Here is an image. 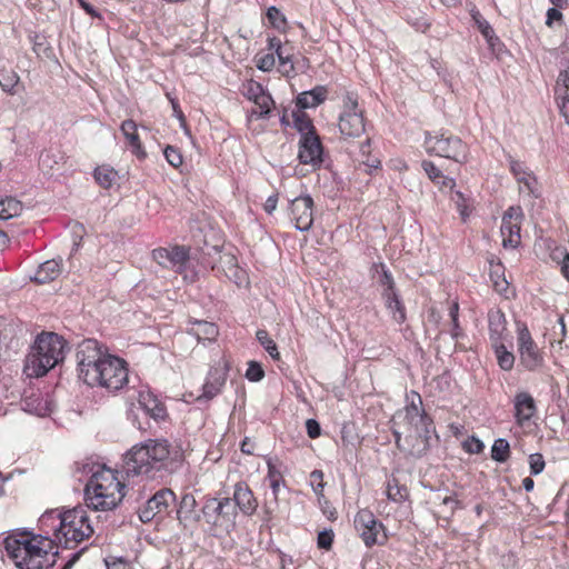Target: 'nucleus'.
I'll return each mask as SVG.
<instances>
[{
  "label": "nucleus",
  "instance_id": "obj_1",
  "mask_svg": "<svg viewBox=\"0 0 569 569\" xmlns=\"http://www.w3.org/2000/svg\"><path fill=\"white\" fill-rule=\"evenodd\" d=\"M416 398L418 402L412 399L403 411L393 416L392 433L399 450L420 458L429 450V439L435 428L432 419L419 408L421 397L416 395Z\"/></svg>",
  "mask_w": 569,
  "mask_h": 569
},
{
  "label": "nucleus",
  "instance_id": "obj_2",
  "mask_svg": "<svg viewBox=\"0 0 569 569\" xmlns=\"http://www.w3.org/2000/svg\"><path fill=\"white\" fill-rule=\"evenodd\" d=\"M183 452L179 446H172L166 439H149L137 445L126 455L124 472L127 476H146L153 478L157 472L168 467L169 462H180Z\"/></svg>",
  "mask_w": 569,
  "mask_h": 569
},
{
  "label": "nucleus",
  "instance_id": "obj_3",
  "mask_svg": "<svg viewBox=\"0 0 569 569\" xmlns=\"http://www.w3.org/2000/svg\"><path fill=\"white\" fill-rule=\"evenodd\" d=\"M4 548L19 569H43L53 549V540L42 535L22 532L6 538Z\"/></svg>",
  "mask_w": 569,
  "mask_h": 569
},
{
  "label": "nucleus",
  "instance_id": "obj_4",
  "mask_svg": "<svg viewBox=\"0 0 569 569\" xmlns=\"http://www.w3.org/2000/svg\"><path fill=\"white\" fill-rule=\"evenodd\" d=\"M123 487L113 470L102 467L86 485V503L96 511L112 510L124 497Z\"/></svg>",
  "mask_w": 569,
  "mask_h": 569
},
{
  "label": "nucleus",
  "instance_id": "obj_5",
  "mask_svg": "<svg viewBox=\"0 0 569 569\" xmlns=\"http://www.w3.org/2000/svg\"><path fill=\"white\" fill-rule=\"evenodd\" d=\"M66 341L54 332H43L34 341L26 359L29 376L42 377L64 357Z\"/></svg>",
  "mask_w": 569,
  "mask_h": 569
},
{
  "label": "nucleus",
  "instance_id": "obj_6",
  "mask_svg": "<svg viewBox=\"0 0 569 569\" xmlns=\"http://www.w3.org/2000/svg\"><path fill=\"white\" fill-rule=\"evenodd\" d=\"M59 527L54 530L56 541L66 549H72L88 539L93 529L87 511L82 507L73 508L57 516Z\"/></svg>",
  "mask_w": 569,
  "mask_h": 569
},
{
  "label": "nucleus",
  "instance_id": "obj_7",
  "mask_svg": "<svg viewBox=\"0 0 569 569\" xmlns=\"http://www.w3.org/2000/svg\"><path fill=\"white\" fill-rule=\"evenodd\" d=\"M108 356L109 353L102 349V345L94 339H86L80 342L76 352L79 379L90 387H96L97 375L102 367V361Z\"/></svg>",
  "mask_w": 569,
  "mask_h": 569
},
{
  "label": "nucleus",
  "instance_id": "obj_8",
  "mask_svg": "<svg viewBox=\"0 0 569 569\" xmlns=\"http://www.w3.org/2000/svg\"><path fill=\"white\" fill-rule=\"evenodd\" d=\"M425 147L428 153L451 159L462 163L467 158V147L462 140L452 134L426 133Z\"/></svg>",
  "mask_w": 569,
  "mask_h": 569
},
{
  "label": "nucleus",
  "instance_id": "obj_9",
  "mask_svg": "<svg viewBox=\"0 0 569 569\" xmlns=\"http://www.w3.org/2000/svg\"><path fill=\"white\" fill-rule=\"evenodd\" d=\"M96 387L104 388L109 391H118L128 382L127 362L116 356L109 355L98 372Z\"/></svg>",
  "mask_w": 569,
  "mask_h": 569
},
{
  "label": "nucleus",
  "instance_id": "obj_10",
  "mask_svg": "<svg viewBox=\"0 0 569 569\" xmlns=\"http://www.w3.org/2000/svg\"><path fill=\"white\" fill-rule=\"evenodd\" d=\"M517 350L520 365L529 371H537L545 363L543 353L535 342L528 327L525 323H518L517 328Z\"/></svg>",
  "mask_w": 569,
  "mask_h": 569
},
{
  "label": "nucleus",
  "instance_id": "obj_11",
  "mask_svg": "<svg viewBox=\"0 0 569 569\" xmlns=\"http://www.w3.org/2000/svg\"><path fill=\"white\" fill-rule=\"evenodd\" d=\"M355 528L367 547L387 541L383 525L368 509H361L355 517Z\"/></svg>",
  "mask_w": 569,
  "mask_h": 569
},
{
  "label": "nucleus",
  "instance_id": "obj_12",
  "mask_svg": "<svg viewBox=\"0 0 569 569\" xmlns=\"http://www.w3.org/2000/svg\"><path fill=\"white\" fill-rule=\"evenodd\" d=\"M340 132L349 138L360 137L365 132L362 111L358 108L357 98L348 93L343 99V111L339 118Z\"/></svg>",
  "mask_w": 569,
  "mask_h": 569
},
{
  "label": "nucleus",
  "instance_id": "obj_13",
  "mask_svg": "<svg viewBox=\"0 0 569 569\" xmlns=\"http://www.w3.org/2000/svg\"><path fill=\"white\" fill-rule=\"evenodd\" d=\"M176 502V495L171 489L162 488L158 490L147 502L139 509V518L147 523L157 516L167 515L169 508Z\"/></svg>",
  "mask_w": 569,
  "mask_h": 569
},
{
  "label": "nucleus",
  "instance_id": "obj_14",
  "mask_svg": "<svg viewBox=\"0 0 569 569\" xmlns=\"http://www.w3.org/2000/svg\"><path fill=\"white\" fill-rule=\"evenodd\" d=\"M290 220L299 231H309L313 223V199L309 194L299 196L289 202Z\"/></svg>",
  "mask_w": 569,
  "mask_h": 569
},
{
  "label": "nucleus",
  "instance_id": "obj_15",
  "mask_svg": "<svg viewBox=\"0 0 569 569\" xmlns=\"http://www.w3.org/2000/svg\"><path fill=\"white\" fill-rule=\"evenodd\" d=\"M152 257L161 267L182 273L189 261V249L184 246L158 248L152 251Z\"/></svg>",
  "mask_w": 569,
  "mask_h": 569
},
{
  "label": "nucleus",
  "instance_id": "obj_16",
  "mask_svg": "<svg viewBox=\"0 0 569 569\" xmlns=\"http://www.w3.org/2000/svg\"><path fill=\"white\" fill-rule=\"evenodd\" d=\"M204 520L209 525H219L220 520L231 521L236 518L237 510L230 498L217 499L210 498L201 509Z\"/></svg>",
  "mask_w": 569,
  "mask_h": 569
},
{
  "label": "nucleus",
  "instance_id": "obj_17",
  "mask_svg": "<svg viewBox=\"0 0 569 569\" xmlns=\"http://www.w3.org/2000/svg\"><path fill=\"white\" fill-rule=\"evenodd\" d=\"M522 210L520 207H510L502 216L501 234L503 247L516 248L520 243V222Z\"/></svg>",
  "mask_w": 569,
  "mask_h": 569
},
{
  "label": "nucleus",
  "instance_id": "obj_18",
  "mask_svg": "<svg viewBox=\"0 0 569 569\" xmlns=\"http://www.w3.org/2000/svg\"><path fill=\"white\" fill-rule=\"evenodd\" d=\"M298 158L303 164L318 167L322 162V144L318 134L301 137Z\"/></svg>",
  "mask_w": 569,
  "mask_h": 569
},
{
  "label": "nucleus",
  "instance_id": "obj_19",
  "mask_svg": "<svg viewBox=\"0 0 569 569\" xmlns=\"http://www.w3.org/2000/svg\"><path fill=\"white\" fill-rule=\"evenodd\" d=\"M515 419L517 425L523 427L536 415L537 407L532 396L526 391L518 392L513 400Z\"/></svg>",
  "mask_w": 569,
  "mask_h": 569
},
{
  "label": "nucleus",
  "instance_id": "obj_20",
  "mask_svg": "<svg viewBox=\"0 0 569 569\" xmlns=\"http://www.w3.org/2000/svg\"><path fill=\"white\" fill-rule=\"evenodd\" d=\"M244 515L251 516L258 507L253 492L246 482H238L234 486L233 498L231 499Z\"/></svg>",
  "mask_w": 569,
  "mask_h": 569
},
{
  "label": "nucleus",
  "instance_id": "obj_21",
  "mask_svg": "<svg viewBox=\"0 0 569 569\" xmlns=\"http://www.w3.org/2000/svg\"><path fill=\"white\" fill-rule=\"evenodd\" d=\"M488 322L491 345L502 342L507 331V320L505 313L499 309H491L488 312Z\"/></svg>",
  "mask_w": 569,
  "mask_h": 569
},
{
  "label": "nucleus",
  "instance_id": "obj_22",
  "mask_svg": "<svg viewBox=\"0 0 569 569\" xmlns=\"http://www.w3.org/2000/svg\"><path fill=\"white\" fill-rule=\"evenodd\" d=\"M197 500L192 493H184L181 497L177 509V519L181 523L198 522L201 516L197 512Z\"/></svg>",
  "mask_w": 569,
  "mask_h": 569
},
{
  "label": "nucleus",
  "instance_id": "obj_23",
  "mask_svg": "<svg viewBox=\"0 0 569 569\" xmlns=\"http://www.w3.org/2000/svg\"><path fill=\"white\" fill-rule=\"evenodd\" d=\"M0 88L3 92L16 96L24 91V84L20 80V76L12 69H0Z\"/></svg>",
  "mask_w": 569,
  "mask_h": 569
},
{
  "label": "nucleus",
  "instance_id": "obj_24",
  "mask_svg": "<svg viewBox=\"0 0 569 569\" xmlns=\"http://www.w3.org/2000/svg\"><path fill=\"white\" fill-rule=\"evenodd\" d=\"M62 260L51 259L39 266L33 280L38 283H47L57 279L61 273Z\"/></svg>",
  "mask_w": 569,
  "mask_h": 569
},
{
  "label": "nucleus",
  "instance_id": "obj_25",
  "mask_svg": "<svg viewBox=\"0 0 569 569\" xmlns=\"http://www.w3.org/2000/svg\"><path fill=\"white\" fill-rule=\"evenodd\" d=\"M327 93V88L322 86H318L310 91L301 92L297 97V107H299V109L316 108L326 100Z\"/></svg>",
  "mask_w": 569,
  "mask_h": 569
},
{
  "label": "nucleus",
  "instance_id": "obj_26",
  "mask_svg": "<svg viewBox=\"0 0 569 569\" xmlns=\"http://www.w3.org/2000/svg\"><path fill=\"white\" fill-rule=\"evenodd\" d=\"M422 169L429 177V179L441 190L449 189L452 190L456 186V182L452 178L446 177L442 171L431 161H422L421 163Z\"/></svg>",
  "mask_w": 569,
  "mask_h": 569
},
{
  "label": "nucleus",
  "instance_id": "obj_27",
  "mask_svg": "<svg viewBox=\"0 0 569 569\" xmlns=\"http://www.w3.org/2000/svg\"><path fill=\"white\" fill-rule=\"evenodd\" d=\"M224 382H226V377H224L223 372H221L218 369L211 370L209 372V377H208L206 383L203 385V392L199 397V399L200 398L212 399L221 391V388L223 387Z\"/></svg>",
  "mask_w": 569,
  "mask_h": 569
},
{
  "label": "nucleus",
  "instance_id": "obj_28",
  "mask_svg": "<svg viewBox=\"0 0 569 569\" xmlns=\"http://www.w3.org/2000/svg\"><path fill=\"white\" fill-rule=\"evenodd\" d=\"M277 57L279 60L280 72L284 76H290L293 72V48L289 43L281 44V41H277Z\"/></svg>",
  "mask_w": 569,
  "mask_h": 569
},
{
  "label": "nucleus",
  "instance_id": "obj_29",
  "mask_svg": "<svg viewBox=\"0 0 569 569\" xmlns=\"http://www.w3.org/2000/svg\"><path fill=\"white\" fill-rule=\"evenodd\" d=\"M387 309L390 311L393 320L398 323H402L406 320V311L399 296L396 291L381 293Z\"/></svg>",
  "mask_w": 569,
  "mask_h": 569
},
{
  "label": "nucleus",
  "instance_id": "obj_30",
  "mask_svg": "<svg viewBox=\"0 0 569 569\" xmlns=\"http://www.w3.org/2000/svg\"><path fill=\"white\" fill-rule=\"evenodd\" d=\"M519 184L520 193L527 194L532 198L540 197L539 184L532 171H527L526 174L516 179Z\"/></svg>",
  "mask_w": 569,
  "mask_h": 569
},
{
  "label": "nucleus",
  "instance_id": "obj_31",
  "mask_svg": "<svg viewBox=\"0 0 569 569\" xmlns=\"http://www.w3.org/2000/svg\"><path fill=\"white\" fill-rule=\"evenodd\" d=\"M121 131L123 136L129 141L130 146L133 149V152L138 156H144V152L141 150V143L139 136L137 133V124L132 120H126L121 124Z\"/></svg>",
  "mask_w": 569,
  "mask_h": 569
},
{
  "label": "nucleus",
  "instance_id": "obj_32",
  "mask_svg": "<svg viewBox=\"0 0 569 569\" xmlns=\"http://www.w3.org/2000/svg\"><path fill=\"white\" fill-rule=\"evenodd\" d=\"M22 210V203L16 198L7 197L4 199H0V219L9 220L18 217L21 214Z\"/></svg>",
  "mask_w": 569,
  "mask_h": 569
},
{
  "label": "nucleus",
  "instance_id": "obj_33",
  "mask_svg": "<svg viewBox=\"0 0 569 569\" xmlns=\"http://www.w3.org/2000/svg\"><path fill=\"white\" fill-rule=\"evenodd\" d=\"M22 408L24 411L37 416H46L49 412L47 401H43L40 395H31L22 400Z\"/></svg>",
  "mask_w": 569,
  "mask_h": 569
},
{
  "label": "nucleus",
  "instance_id": "obj_34",
  "mask_svg": "<svg viewBox=\"0 0 569 569\" xmlns=\"http://www.w3.org/2000/svg\"><path fill=\"white\" fill-rule=\"evenodd\" d=\"M492 347L495 349V353H496V358H497L499 367L506 371L511 370L515 365L513 353L507 350L503 342L492 343Z\"/></svg>",
  "mask_w": 569,
  "mask_h": 569
},
{
  "label": "nucleus",
  "instance_id": "obj_35",
  "mask_svg": "<svg viewBox=\"0 0 569 569\" xmlns=\"http://www.w3.org/2000/svg\"><path fill=\"white\" fill-rule=\"evenodd\" d=\"M293 118L295 127L300 132L301 137L317 134L310 118L305 112H293Z\"/></svg>",
  "mask_w": 569,
  "mask_h": 569
},
{
  "label": "nucleus",
  "instance_id": "obj_36",
  "mask_svg": "<svg viewBox=\"0 0 569 569\" xmlns=\"http://www.w3.org/2000/svg\"><path fill=\"white\" fill-rule=\"evenodd\" d=\"M117 172L108 167L101 166L94 170V179L102 188H110L116 180Z\"/></svg>",
  "mask_w": 569,
  "mask_h": 569
},
{
  "label": "nucleus",
  "instance_id": "obj_37",
  "mask_svg": "<svg viewBox=\"0 0 569 569\" xmlns=\"http://www.w3.org/2000/svg\"><path fill=\"white\" fill-rule=\"evenodd\" d=\"M509 456H510L509 442L503 438L497 439L493 442V446L491 448V458L495 461L505 462L508 460Z\"/></svg>",
  "mask_w": 569,
  "mask_h": 569
},
{
  "label": "nucleus",
  "instance_id": "obj_38",
  "mask_svg": "<svg viewBox=\"0 0 569 569\" xmlns=\"http://www.w3.org/2000/svg\"><path fill=\"white\" fill-rule=\"evenodd\" d=\"M256 336L258 341L269 353V356L274 360H279L280 353L278 351L276 342L270 338L269 333L266 330L260 329L257 331Z\"/></svg>",
  "mask_w": 569,
  "mask_h": 569
},
{
  "label": "nucleus",
  "instance_id": "obj_39",
  "mask_svg": "<svg viewBox=\"0 0 569 569\" xmlns=\"http://www.w3.org/2000/svg\"><path fill=\"white\" fill-rule=\"evenodd\" d=\"M387 497L395 502H401L407 497V489L398 483L396 479L388 482Z\"/></svg>",
  "mask_w": 569,
  "mask_h": 569
},
{
  "label": "nucleus",
  "instance_id": "obj_40",
  "mask_svg": "<svg viewBox=\"0 0 569 569\" xmlns=\"http://www.w3.org/2000/svg\"><path fill=\"white\" fill-rule=\"evenodd\" d=\"M254 103L257 106V109L252 112L259 114L260 117H266L269 114L271 110L273 100L270 94L263 92L258 97L257 100H254Z\"/></svg>",
  "mask_w": 569,
  "mask_h": 569
},
{
  "label": "nucleus",
  "instance_id": "obj_41",
  "mask_svg": "<svg viewBox=\"0 0 569 569\" xmlns=\"http://www.w3.org/2000/svg\"><path fill=\"white\" fill-rule=\"evenodd\" d=\"M473 20L476 21L478 29L482 33V36L487 39L489 43L492 44V40L495 39V31L489 24V22L481 17L479 12L472 14Z\"/></svg>",
  "mask_w": 569,
  "mask_h": 569
},
{
  "label": "nucleus",
  "instance_id": "obj_42",
  "mask_svg": "<svg viewBox=\"0 0 569 569\" xmlns=\"http://www.w3.org/2000/svg\"><path fill=\"white\" fill-rule=\"evenodd\" d=\"M264 377V371L260 363L250 361L246 371V378L250 381L258 382Z\"/></svg>",
  "mask_w": 569,
  "mask_h": 569
},
{
  "label": "nucleus",
  "instance_id": "obj_43",
  "mask_svg": "<svg viewBox=\"0 0 569 569\" xmlns=\"http://www.w3.org/2000/svg\"><path fill=\"white\" fill-rule=\"evenodd\" d=\"M164 157L167 161L174 168H178L182 164V156L180 151L172 146H168L164 149Z\"/></svg>",
  "mask_w": 569,
  "mask_h": 569
},
{
  "label": "nucleus",
  "instance_id": "obj_44",
  "mask_svg": "<svg viewBox=\"0 0 569 569\" xmlns=\"http://www.w3.org/2000/svg\"><path fill=\"white\" fill-rule=\"evenodd\" d=\"M545 459L541 453H532L529 456L530 472L532 475H539L545 469Z\"/></svg>",
  "mask_w": 569,
  "mask_h": 569
},
{
  "label": "nucleus",
  "instance_id": "obj_45",
  "mask_svg": "<svg viewBox=\"0 0 569 569\" xmlns=\"http://www.w3.org/2000/svg\"><path fill=\"white\" fill-rule=\"evenodd\" d=\"M333 531L331 529L329 530H322L318 535L317 543L320 549L329 550L331 549L332 542H333Z\"/></svg>",
  "mask_w": 569,
  "mask_h": 569
},
{
  "label": "nucleus",
  "instance_id": "obj_46",
  "mask_svg": "<svg viewBox=\"0 0 569 569\" xmlns=\"http://www.w3.org/2000/svg\"><path fill=\"white\" fill-rule=\"evenodd\" d=\"M310 485L317 495H320L323 490V472L321 470H313L310 473Z\"/></svg>",
  "mask_w": 569,
  "mask_h": 569
},
{
  "label": "nucleus",
  "instance_id": "obj_47",
  "mask_svg": "<svg viewBox=\"0 0 569 569\" xmlns=\"http://www.w3.org/2000/svg\"><path fill=\"white\" fill-rule=\"evenodd\" d=\"M379 283L382 287L381 293H388V292L396 291L392 276L383 267H382V274L380 276V279H379Z\"/></svg>",
  "mask_w": 569,
  "mask_h": 569
},
{
  "label": "nucleus",
  "instance_id": "obj_48",
  "mask_svg": "<svg viewBox=\"0 0 569 569\" xmlns=\"http://www.w3.org/2000/svg\"><path fill=\"white\" fill-rule=\"evenodd\" d=\"M463 449L469 453H480L483 450V443L476 437H470L462 445Z\"/></svg>",
  "mask_w": 569,
  "mask_h": 569
},
{
  "label": "nucleus",
  "instance_id": "obj_49",
  "mask_svg": "<svg viewBox=\"0 0 569 569\" xmlns=\"http://www.w3.org/2000/svg\"><path fill=\"white\" fill-rule=\"evenodd\" d=\"M267 17L270 23L276 28H279L281 24L286 23L284 16L276 7H270L268 9Z\"/></svg>",
  "mask_w": 569,
  "mask_h": 569
},
{
  "label": "nucleus",
  "instance_id": "obj_50",
  "mask_svg": "<svg viewBox=\"0 0 569 569\" xmlns=\"http://www.w3.org/2000/svg\"><path fill=\"white\" fill-rule=\"evenodd\" d=\"M501 269V266L498 264L497 269L491 273V279L493 281V287L496 291L502 293L506 292L508 289V281L505 278H500L498 274L499 270Z\"/></svg>",
  "mask_w": 569,
  "mask_h": 569
},
{
  "label": "nucleus",
  "instance_id": "obj_51",
  "mask_svg": "<svg viewBox=\"0 0 569 569\" xmlns=\"http://www.w3.org/2000/svg\"><path fill=\"white\" fill-rule=\"evenodd\" d=\"M509 168L516 179L526 174L527 171H530L521 161L512 157H509Z\"/></svg>",
  "mask_w": 569,
  "mask_h": 569
},
{
  "label": "nucleus",
  "instance_id": "obj_52",
  "mask_svg": "<svg viewBox=\"0 0 569 569\" xmlns=\"http://www.w3.org/2000/svg\"><path fill=\"white\" fill-rule=\"evenodd\" d=\"M276 64V59L273 53H267L260 57L257 61L258 69L262 71H270Z\"/></svg>",
  "mask_w": 569,
  "mask_h": 569
},
{
  "label": "nucleus",
  "instance_id": "obj_53",
  "mask_svg": "<svg viewBox=\"0 0 569 569\" xmlns=\"http://www.w3.org/2000/svg\"><path fill=\"white\" fill-rule=\"evenodd\" d=\"M154 401L156 399L149 391H139L138 402L143 410L151 409Z\"/></svg>",
  "mask_w": 569,
  "mask_h": 569
},
{
  "label": "nucleus",
  "instance_id": "obj_54",
  "mask_svg": "<svg viewBox=\"0 0 569 569\" xmlns=\"http://www.w3.org/2000/svg\"><path fill=\"white\" fill-rule=\"evenodd\" d=\"M263 92H264V91H263L262 87H261L259 83H257V82L251 81V82H249V83H248V86H247V93H246V94H247V97H248L250 100H253V101H254V100H257V99H258V97H259L261 93H263Z\"/></svg>",
  "mask_w": 569,
  "mask_h": 569
},
{
  "label": "nucleus",
  "instance_id": "obj_55",
  "mask_svg": "<svg viewBox=\"0 0 569 569\" xmlns=\"http://www.w3.org/2000/svg\"><path fill=\"white\" fill-rule=\"evenodd\" d=\"M452 200L455 201L460 214L466 218L468 216V212H467V204H466V199L463 197V194L460 192V191H456L455 192V196L452 197Z\"/></svg>",
  "mask_w": 569,
  "mask_h": 569
},
{
  "label": "nucleus",
  "instance_id": "obj_56",
  "mask_svg": "<svg viewBox=\"0 0 569 569\" xmlns=\"http://www.w3.org/2000/svg\"><path fill=\"white\" fill-rule=\"evenodd\" d=\"M306 428L308 436L312 439L318 438L320 436V425L315 419H308L306 421Z\"/></svg>",
  "mask_w": 569,
  "mask_h": 569
},
{
  "label": "nucleus",
  "instance_id": "obj_57",
  "mask_svg": "<svg viewBox=\"0 0 569 569\" xmlns=\"http://www.w3.org/2000/svg\"><path fill=\"white\" fill-rule=\"evenodd\" d=\"M557 100L560 101V112L565 118L566 122L569 124V94H566V97H557Z\"/></svg>",
  "mask_w": 569,
  "mask_h": 569
},
{
  "label": "nucleus",
  "instance_id": "obj_58",
  "mask_svg": "<svg viewBox=\"0 0 569 569\" xmlns=\"http://www.w3.org/2000/svg\"><path fill=\"white\" fill-rule=\"evenodd\" d=\"M146 411L149 412L150 416L153 417L154 419H162L166 415L163 406L158 403L157 400L152 403L151 409H148Z\"/></svg>",
  "mask_w": 569,
  "mask_h": 569
},
{
  "label": "nucleus",
  "instance_id": "obj_59",
  "mask_svg": "<svg viewBox=\"0 0 569 569\" xmlns=\"http://www.w3.org/2000/svg\"><path fill=\"white\" fill-rule=\"evenodd\" d=\"M561 18H562V13L559 11V9L557 7L556 8H550L547 11L546 24L548 27H551L553 21H559V20H561Z\"/></svg>",
  "mask_w": 569,
  "mask_h": 569
},
{
  "label": "nucleus",
  "instance_id": "obj_60",
  "mask_svg": "<svg viewBox=\"0 0 569 569\" xmlns=\"http://www.w3.org/2000/svg\"><path fill=\"white\" fill-rule=\"evenodd\" d=\"M200 327H203V333L207 335L208 338H213L217 333V327L210 322H198Z\"/></svg>",
  "mask_w": 569,
  "mask_h": 569
},
{
  "label": "nucleus",
  "instance_id": "obj_61",
  "mask_svg": "<svg viewBox=\"0 0 569 569\" xmlns=\"http://www.w3.org/2000/svg\"><path fill=\"white\" fill-rule=\"evenodd\" d=\"M269 478H270V487L273 491L274 497L277 498L281 477L279 475H276L272 470H270Z\"/></svg>",
  "mask_w": 569,
  "mask_h": 569
},
{
  "label": "nucleus",
  "instance_id": "obj_62",
  "mask_svg": "<svg viewBox=\"0 0 569 569\" xmlns=\"http://www.w3.org/2000/svg\"><path fill=\"white\" fill-rule=\"evenodd\" d=\"M277 203H278V197L276 194L273 196H270L266 202H264V210L268 212V213H272L276 208H277Z\"/></svg>",
  "mask_w": 569,
  "mask_h": 569
},
{
  "label": "nucleus",
  "instance_id": "obj_63",
  "mask_svg": "<svg viewBox=\"0 0 569 569\" xmlns=\"http://www.w3.org/2000/svg\"><path fill=\"white\" fill-rule=\"evenodd\" d=\"M80 2V6L81 8L88 13L90 14L91 17H96V18H99L100 14L98 13V11L94 9L93 6H91L90 3L83 1V0H79Z\"/></svg>",
  "mask_w": 569,
  "mask_h": 569
},
{
  "label": "nucleus",
  "instance_id": "obj_64",
  "mask_svg": "<svg viewBox=\"0 0 569 569\" xmlns=\"http://www.w3.org/2000/svg\"><path fill=\"white\" fill-rule=\"evenodd\" d=\"M561 273L569 281V253L568 252H566L563 254V258L561 261Z\"/></svg>",
  "mask_w": 569,
  "mask_h": 569
}]
</instances>
